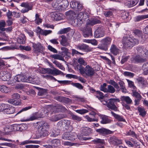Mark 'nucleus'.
Wrapping results in <instances>:
<instances>
[{
	"mask_svg": "<svg viewBox=\"0 0 148 148\" xmlns=\"http://www.w3.org/2000/svg\"><path fill=\"white\" fill-rule=\"evenodd\" d=\"M138 42L137 39L130 36L123 37L122 40L123 47L126 49L132 48L134 46L137 45Z\"/></svg>",
	"mask_w": 148,
	"mask_h": 148,
	"instance_id": "1",
	"label": "nucleus"
},
{
	"mask_svg": "<svg viewBox=\"0 0 148 148\" xmlns=\"http://www.w3.org/2000/svg\"><path fill=\"white\" fill-rule=\"evenodd\" d=\"M77 69L80 73L83 76L92 77L95 74V69L89 65H87L84 67L81 65H78Z\"/></svg>",
	"mask_w": 148,
	"mask_h": 148,
	"instance_id": "2",
	"label": "nucleus"
},
{
	"mask_svg": "<svg viewBox=\"0 0 148 148\" xmlns=\"http://www.w3.org/2000/svg\"><path fill=\"white\" fill-rule=\"evenodd\" d=\"M89 15L86 12H81L78 14L77 18L73 20L72 23L74 26H80L83 23V21L88 18Z\"/></svg>",
	"mask_w": 148,
	"mask_h": 148,
	"instance_id": "3",
	"label": "nucleus"
},
{
	"mask_svg": "<svg viewBox=\"0 0 148 148\" xmlns=\"http://www.w3.org/2000/svg\"><path fill=\"white\" fill-rule=\"evenodd\" d=\"M49 128V125L47 123L40 125L38 127V132L39 135L41 137H44L48 135V131Z\"/></svg>",
	"mask_w": 148,
	"mask_h": 148,
	"instance_id": "4",
	"label": "nucleus"
},
{
	"mask_svg": "<svg viewBox=\"0 0 148 148\" xmlns=\"http://www.w3.org/2000/svg\"><path fill=\"white\" fill-rule=\"evenodd\" d=\"M121 101H122L123 108L124 110H130V105L133 103L132 99L129 96H122L120 98Z\"/></svg>",
	"mask_w": 148,
	"mask_h": 148,
	"instance_id": "5",
	"label": "nucleus"
},
{
	"mask_svg": "<svg viewBox=\"0 0 148 148\" xmlns=\"http://www.w3.org/2000/svg\"><path fill=\"white\" fill-rule=\"evenodd\" d=\"M41 72L42 74H49L53 75H57L62 74V72L60 70L53 68V69L50 68H42Z\"/></svg>",
	"mask_w": 148,
	"mask_h": 148,
	"instance_id": "6",
	"label": "nucleus"
},
{
	"mask_svg": "<svg viewBox=\"0 0 148 148\" xmlns=\"http://www.w3.org/2000/svg\"><path fill=\"white\" fill-rule=\"evenodd\" d=\"M12 99L8 100V102L13 105L16 106L21 105V101L20 100H17L19 99L20 96V95L17 93H14L12 95Z\"/></svg>",
	"mask_w": 148,
	"mask_h": 148,
	"instance_id": "7",
	"label": "nucleus"
},
{
	"mask_svg": "<svg viewBox=\"0 0 148 148\" xmlns=\"http://www.w3.org/2000/svg\"><path fill=\"white\" fill-rule=\"evenodd\" d=\"M120 101L119 99H110L108 102L107 107L109 109L113 110L114 111H118V108L116 105L117 102Z\"/></svg>",
	"mask_w": 148,
	"mask_h": 148,
	"instance_id": "8",
	"label": "nucleus"
},
{
	"mask_svg": "<svg viewBox=\"0 0 148 148\" xmlns=\"http://www.w3.org/2000/svg\"><path fill=\"white\" fill-rule=\"evenodd\" d=\"M33 51L36 53L38 54L41 53H43L45 50V47L39 42L37 43H32Z\"/></svg>",
	"mask_w": 148,
	"mask_h": 148,
	"instance_id": "9",
	"label": "nucleus"
},
{
	"mask_svg": "<svg viewBox=\"0 0 148 148\" xmlns=\"http://www.w3.org/2000/svg\"><path fill=\"white\" fill-rule=\"evenodd\" d=\"M14 81L13 82H9L8 84H14V82H15L16 81L18 82H29L30 81L31 79H32V78L30 77H28L27 78L26 76L23 75H16L15 77L14 78Z\"/></svg>",
	"mask_w": 148,
	"mask_h": 148,
	"instance_id": "10",
	"label": "nucleus"
},
{
	"mask_svg": "<svg viewBox=\"0 0 148 148\" xmlns=\"http://www.w3.org/2000/svg\"><path fill=\"white\" fill-rule=\"evenodd\" d=\"M105 35L104 29L102 27H99L94 33V36L95 38L103 37Z\"/></svg>",
	"mask_w": 148,
	"mask_h": 148,
	"instance_id": "11",
	"label": "nucleus"
},
{
	"mask_svg": "<svg viewBox=\"0 0 148 148\" xmlns=\"http://www.w3.org/2000/svg\"><path fill=\"white\" fill-rule=\"evenodd\" d=\"M3 109V112L7 114H12L15 112L14 108L8 104H5Z\"/></svg>",
	"mask_w": 148,
	"mask_h": 148,
	"instance_id": "12",
	"label": "nucleus"
},
{
	"mask_svg": "<svg viewBox=\"0 0 148 148\" xmlns=\"http://www.w3.org/2000/svg\"><path fill=\"white\" fill-rule=\"evenodd\" d=\"M136 79L139 86L140 87L142 88H144L147 86V82L145 78L143 77H139Z\"/></svg>",
	"mask_w": 148,
	"mask_h": 148,
	"instance_id": "13",
	"label": "nucleus"
},
{
	"mask_svg": "<svg viewBox=\"0 0 148 148\" xmlns=\"http://www.w3.org/2000/svg\"><path fill=\"white\" fill-rule=\"evenodd\" d=\"M82 32L83 36L85 38L92 36V29L88 25L83 30Z\"/></svg>",
	"mask_w": 148,
	"mask_h": 148,
	"instance_id": "14",
	"label": "nucleus"
},
{
	"mask_svg": "<svg viewBox=\"0 0 148 148\" xmlns=\"http://www.w3.org/2000/svg\"><path fill=\"white\" fill-rule=\"evenodd\" d=\"M109 142L112 144L115 145H118L119 144H120L122 143V140L120 139H119L116 136H113L110 137L108 140Z\"/></svg>",
	"mask_w": 148,
	"mask_h": 148,
	"instance_id": "15",
	"label": "nucleus"
},
{
	"mask_svg": "<svg viewBox=\"0 0 148 148\" xmlns=\"http://www.w3.org/2000/svg\"><path fill=\"white\" fill-rule=\"evenodd\" d=\"M76 49L82 50H85L86 52H89L92 50V48L89 47V46L84 44H83L80 45L76 46Z\"/></svg>",
	"mask_w": 148,
	"mask_h": 148,
	"instance_id": "16",
	"label": "nucleus"
},
{
	"mask_svg": "<svg viewBox=\"0 0 148 148\" xmlns=\"http://www.w3.org/2000/svg\"><path fill=\"white\" fill-rule=\"evenodd\" d=\"M96 132L100 134L103 136L111 134L113 133V132L107 129L102 128L96 130Z\"/></svg>",
	"mask_w": 148,
	"mask_h": 148,
	"instance_id": "17",
	"label": "nucleus"
},
{
	"mask_svg": "<svg viewBox=\"0 0 148 148\" xmlns=\"http://www.w3.org/2000/svg\"><path fill=\"white\" fill-rule=\"evenodd\" d=\"M27 125L26 124H23L20 125H13L14 130L16 131H22V130L27 129Z\"/></svg>",
	"mask_w": 148,
	"mask_h": 148,
	"instance_id": "18",
	"label": "nucleus"
},
{
	"mask_svg": "<svg viewBox=\"0 0 148 148\" xmlns=\"http://www.w3.org/2000/svg\"><path fill=\"white\" fill-rule=\"evenodd\" d=\"M147 61L146 58L143 56L138 55L134 58L133 61L137 63H141L145 62Z\"/></svg>",
	"mask_w": 148,
	"mask_h": 148,
	"instance_id": "19",
	"label": "nucleus"
},
{
	"mask_svg": "<svg viewBox=\"0 0 148 148\" xmlns=\"http://www.w3.org/2000/svg\"><path fill=\"white\" fill-rule=\"evenodd\" d=\"M62 0H56L54 1L52 4V7L55 10L61 11V2Z\"/></svg>",
	"mask_w": 148,
	"mask_h": 148,
	"instance_id": "20",
	"label": "nucleus"
},
{
	"mask_svg": "<svg viewBox=\"0 0 148 148\" xmlns=\"http://www.w3.org/2000/svg\"><path fill=\"white\" fill-rule=\"evenodd\" d=\"M74 134L75 135L73 134L72 133L65 132L62 135V138L66 140H72L73 139H75V138H74V137L75 136V134Z\"/></svg>",
	"mask_w": 148,
	"mask_h": 148,
	"instance_id": "21",
	"label": "nucleus"
},
{
	"mask_svg": "<svg viewBox=\"0 0 148 148\" xmlns=\"http://www.w3.org/2000/svg\"><path fill=\"white\" fill-rule=\"evenodd\" d=\"M138 1L139 0H126L124 2V3L128 7H131L136 5Z\"/></svg>",
	"mask_w": 148,
	"mask_h": 148,
	"instance_id": "22",
	"label": "nucleus"
},
{
	"mask_svg": "<svg viewBox=\"0 0 148 148\" xmlns=\"http://www.w3.org/2000/svg\"><path fill=\"white\" fill-rule=\"evenodd\" d=\"M52 18L56 20H59L62 19V14L59 13L53 12L50 14Z\"/></svg>",
	"mask_w": 148,
	"mask_h": 148,
	"instance_id": "23",
	"label": "nucleus"
},
{
	"mask_svg": "<svg viewBox=\"0 0 148 148\" xmlns=\"http://www.w3.org/2000/svg\"><path fill=\"white\" fill-rule=\"evenodd\" d=\"M99 116L101 119V123L105 124L110 123L111 121L108 118L107 116L101 114L99 115Z\"/></svg>",
	"mask_w": 148,
	"mask_h": 148,
	"instance_id": "24",
	"label": "nucleus"
},
{
	"mask_svg": "<svg viewBox=\"0 0 148 148\" xmlns=\"http://www.w3.org/2000/svg\"><path fill=\"white\" fill-rule=\"evenodd\" d=\"M110 52L113 54L116 55L119 53L120 50L114 45H112L110 48Z\"/></svg>",
	"mask_w": 148,
	"mask_h": 148,
	"instance_id": "25",
	"label": "nucleus"
},
{
	"mask_svg": "<svg viewBox=\"0 0 148 148\" xmlns=\"http://www.w3.org/2000/svg\"><path fill=\"white\" fill-rule=\"evenodd\" d=\"M100 22V21L98 19L95 18H92L87 20V25L88 26L89 25H90L92 26L97 23H99Z\"/></svg>",
	"mask_w": 148,
	"mask_h": 148,
	"instance_id": "26",
	"label": "nucleus"
},
{
	"mask_svg": "<svg viewBox=\"0 0 148 148\" xmlns=\"http://www.w3.org/2000/svg\"><path fill=\"white\" fill-rule=\"evenodd\" d=\"M112 39L111 38L109 37L102 39L101 40V42L102 44L105 45L108 47V46L110 44Z\"/></svg>",
	"mask_w": 148,
	"mask_h": 148,
	"instance_id": "27",
	"label": "nucleus"
},
{
	"mask_svg": "<svg viewBox=\"0 0 148 148\" xmlns=\"http://www.w3.org/2000/svg\"><path fill=\"white\" fill-rule=\"evenodd\" d=\"M111 114L118 121H123L126 123L125 119L123 118L122 116L116 114L113 112H111Z\"/></svg>",
	"mask_w": 148,
	"mask_h": 148,
	"instance_id": "28",
	"label": "nucleus"
},
{
	"mask_svg": "<svg viewBox=\"0 0 148 148\" xmlns=\"http://www.w3.org/2000/svg\"><path fill=\"white\" fill-rule=\"evenodd\" d=\"M38 31L41 34L47 36L51 33L52 31L51 30H44L41 29L39 27H38Z\"/></svg>",
	"mask_w": 148,
	"mask_h": 148,
	"instance_id": "29",
	"label": "nucleus"
},
{
	"mask_svg": "<svg viewBox=\"0 0 148 148\" xmlns=\"http://www.w3.org/2000/svg\"><path fill=\"white\" fill-rule=\"evenodd\" d=\"M118 84V85L119 84L120 86H119L120 90H121L122 92L126 93V89L125 87L124 82L121 80H120Z\"/></svg>",
	"mask_w": 148,
	"mask_h": 148,
	"instance_id": "30",
	"label": "nucleus"
},
{
	"mask_svg": "<svg viewBox=\"0 0 148 148\" xmlns=\"http://www.w3.org/2000/svg\"><path fill=\"white\" fill-rule=\"evenodd\" d=\"M62 38V40L60 42L61 44L63 46H66L69 45V43L67 42V39L66 38L65 36L62 35L60 36Z\"/></svg>",
	"mask_w": 148,
	"mask_h": 148,
	"instance_id": "31",
	"label": "nucleus"
},
{
	"mask_svg": "<svg viewBox=\"0 0 148 148\" xmlns=\"http://www.w3.org/2000/svg\"><path fill=\"white\" fill-rule=\"evenodd\" d=\"M25 36L24 34H21L18 38L17 41L18 43L20 44H24L25 41Z\"/></svg>",
	"mask_w": 148,
	"mask_h": 148,
	"instance_id": "32",
	"label": "nucleus"
},
{
	"mask_svg": "<svg viewBox=\"0 0 148 148\" xmlns=\"http://www.w3.org/2000/svg\"><path fill=\"white\" fill-rule=\"evenodd\" d=\"M61 3V11L66 8L69 5L67 0H62Z\"/></svg>",
	"mask_w": 148,
	"mask_h": 148,
	"instance_id": "33",
	"label": "nucleus"
},
{
	"mask_svg": "<svg viewBox=\"0 0 148 148\" xmlns=\"http://www.w3.org/2000/svg\"><path fill=\"white\" fill-rule=\"evenodd\" d=\"M108 83L113 85L117 89V91L119 92L120 89L118 83L115 82L114 80L112 79H110L108 81Z\"/></svg>",
	"mask_w": 148,
	"mask_h": 148,
	"instance_id": "34",
	"label": "nucleus"
},
{
	"mask_svg": "<svg viewBox=\"0 0 148 148\" xmlns=\"http://www.w3.org/2000/svg\"><path fill=\"white\" fill-rule=\"evenodd\" d=\"M39 141L37 140H26L21 142L20 145H22L27 144L31 143L39 144Z\"/></svg>",
	"mask_w": 148,
	"mask_h": 148,
	"instance_id": "35",
	"label": "nucleus"
},
{
	"mask_svg": "<svg viewBox=\"0 0 148 148\" xmlns=\"http://www.w3.org/2000/svg\"><path fill=\"white\" fill-rule=\"evenodd\" d=\"M62 118V117L60 116V114L58 115H54L50 117L49 120L52 122H56Z\"/></svg>",
	"mask_w": 148,
	"mask_h": 148,
	"instance_id": "36",
	"label": "nucleus"
},
{
	"mask_svg": "<svg viewBox=\"0 0 148 148\" xmlns=\"http://www.w3.org/2000/svg\"><path fill=\"white\" fill-rule=\"evenodd\" d=\"M148 18V14L138 16L135 17V19L136 21L138 22Z\"/></svg>",
	"mask_w": 148,
	"mask_h": 148,
	"instance_id": "37",
	"label": "nucleus"
},
{
	"mask_svg": "<svg viewBox=\"0 0 148 148\" xmlns=\"http://www.w3.org/2000/svg\"><path fill=\"white\" fill-rule=\"evenodd\" d=\"M91 129L88 127H86L82 129L83 133L84 135L87 136L92 133Z\"/></svg>",
	"mask_w": 148,
	"mask_h": 148,
	"instance_id": "38",
	"label": "nucleus"
},
{
	"mask_svg": "<svg viewBox=\"0 0 148 148\" xmlns=\"http://www.w3.org/2000/svg\"><path fill=\"white\" fill-rule=\"evenodd\" d=\"M133 32L135 36L138 37L139 38L142 37L143 33L141 31L138 29H136L134 30Z\"/></svg>",
	"mask_w": 148,
	"mask_h": 148,
	"instance_id": "39",
	"label": "nucleus"
},
{
	"mask_svg": "<svg viewBox=\"0 0 148 148\" xmlns=\"http://www.w3.org/2000/svg\"><path fill=\"white\" fill-rule=\"evenodd\" d=\"M138 53L141 56H143L144 51H146V49L141 47H138L137 48Z\"/></svg>",
	"mask_w": 148,
	"mask_h": 148,
	"instance_id": "40",
	"label": "nucleus"
},
{
	"mask_svg": "<svg viewBox=\"0 0 148 148\" xmlns=\"http://www.w3.org/2000/svg\"><path fill=\"white\" fill-rule=\"evenodd\" d=\"M0 90L1 92L7 93L10 91V89L5 85H2L0 86Z\"/></svg>",
	"mask_w": 148,
	"mask_h": 148,
	"instance_id": "41",
	"label": "nucleus"
},
{
	"mask_svg": "<svg viewBox=\"0 0 148 148\" xmlns=\"http://www.w3.org/2000/svg\"><path fill=\"white\" fill-rule=\"evenodd\" d=\"M116 91L114 87L111 85L108 86L106 92H109L111 93H114Z\"/></svg>",
	"mask_w": 148,
	"mask_h": 148,
	"instance_id": "42",
	"label": "nucleus"
},
{
	"mask_svg": "<svg viewBox=\"0 0 148 148\" xmlns=\"http://www.w3.org/2000/svg\"><path fill=\"white\" fill-rule=\"evenodd\" d=\"M95 96L100 100L103 99L104 97L103 94L99 91H97L96 92Z\"/></svg>",
	"mask_w": 148,
	"mask_h": 148,
	"instance_id": "43",
	"label": "nucleus"
},
{
	"mask_svg": "<svg viewBox=\"0 0 148 148\" xmlns=\"http://www.w3.org/2000/svg\"><path fill=\"white\" fill-rule=\"evenodd\" d=\"M138 110L140 113V115L144 116L146 115V112L144 108L139 107L138 108Z\"/></svg>",
	"mask_w": 148,
	"mask_h": 148,
	"instance_id": "44",
	"label": "nucleus"
},
{
	"mask_svg": "<svg viewBox=\"0 0 148 148\" xmlns=\"http://www.w3.org/2000/svg\"><path fill=\"white\" fill-rule=\"evenodd\" d=\"M21 5L22 7H25L26 8H27V9H25L23 10L24 12H27L29 10H31V9L30 8V7L27 3H23Z\"/></svg>",
	"mask_w": 148,
	"mask_h": 148,
	"instance_id": "45",
	"label": "nucleus"
},
{
	"mask_svg": "<svg viewBox=\"0 0 148 148\" xmlns=\"http://www.w3.org/2000/svg\"><path fill=\"white\" fill-rule=\"evenodd\" d=\"M129 15V13L128 12L125 11L121 12V16L123 19H126L128 18Z\"/></svg>",
	"mask_w": 148,
	"mask_h": 148,
	"instance_id": "46",
	"label": "nucleus"
},
{
	"mask_svg": "<svg viewBox=\"0 0 148 148\" xmlns=\"http://www.w3.org/2000/svg\"><path fill=\"white\" fill-rule=\"evenodd\" d=\"M79 3L75 0L71 1L70 3L71 7L75 10Z\"/></svg>",
	"mask_w": 148,
	"mask_h": 148,
	"instance_id": "47",
	"label": "nucleus"
},
{
	"mask_svg": "<svg viewBox=\"0 0 148 148\" xmlns=\"http://www.w3.org/2000/svg\"><path fill=\"white\" fill-rule=\"evenodd\" d=\"M13 125L8 126L5 127L4 129V132L5 133H8L12 131H15L14 130Z\"/></svg>",
	"mask_w": 148,
	"mask_h": 148,
	"instance_id": "48",
	"label": "nucleus"
},
{
	"mask_svg": "<svg viewBox=\"0 0 148 148\" xmlns=\"http://www.w3.org/2000/svg\"><path fill=\"white\" fill-rule=\"evenodd\" d=\"M51 142L52 146L55 147L60 145V141L59 139H55L53 140Z\"/></svg>",
	"mask_w": 148,
	"mask_h": 148,
	"instance_id": "49",
	"label": "nucleus"
},
{
	"mask_svg": "<svg viewBox=\"0 0 148 148\" xmlns=\"http://www.w3.org/2000/svg\"><path fill=\"white\" fill-rule=\"evenodd\" d=\"M92 142L95 144H103L104 143V140L99 138H96L92 140Z\"/></svg>",
	"mask_w": 148,
	"mask_h": 148,
	"instance_id": "50",
	"label": "nucleus"
},
{
	"mask_svg": "<svg viewBox=\"0 0 148 148\" xmlns=\"http://www.w3.org/2000/svg\"><path fill=\"white\" fill-rule=\"evenodd\" d=\"M36 19L35 20V23L38 25L42 22V20L39 18V15L36 14L35 15Z\"/></svg>",
	"mask_w": 148,
	"mask_h": 148,
	"instance_id": "51",
	"label": "nucleus"
},
{
	"mask_svg": "<svg viewBox=\"0 0 148 148\" xmlns=\"http://www.w3.org/2000/svg\"><path fill=\"white\" fill-rule=\"evenodd\" d=\"M127 80L128 83L129 87L132 88L134 90H135L136 88V87L134 85V82L128 79H127Z\"/></svg>",
	"mask_w": 148,
	"mask_h": 148,
	"instance_id": "52",
	"label": "nucleus"
},
{
	"mask_svg": "<svg viewBox=\"0 0 148 148\" xmlns=\"http://www.w3.org/2000/svg\"><path fill=\"white\" fill-rule=\"evenodd\" d=\"M71 117L72 119L74 120H76L77 121H80L82 119L81 117L73 114L71 115Z\"/></svg>",
	"mask_w": 148,
	"mask_h": 148,
	"instance_id": "53",
	"label": "nucleus"
},
{
	"mask_svg": "<svg viewBox=\"0 0 148 148\" xmlns=\"http://www.w3.org/2000/svg\"><path fill=\"white\" fill-rule=\"evenodd\" d=\"M50 57L55 59L62 60L63 58L60 56L58 54H53L50 56Z\"/></svg>",
	"mask_w": 148,
	"mask_h": 148,
	"instance_id": "54",
	"label": "nucleus"
},
{
	"mask_svg": "<svg viewBox=\"0 0 148 148\" xmlns=\"http://www.w3.org/2000/svg\"><path fill=\"white\" fill-rule=\"evenodd\" d=\"M132 95L134 97H135L136 99H140L142 98L141 96L137 92L134 91L132 93Z\"/></svg>",
	"mask_w": 148,
	"mask_h": 148,
	"instance_id": "55",
	"label": "nucleus"
},
{
	"mask_svg": "<svg viewBox=\"0 0 148 148\" xmlns=\"http://www.w3.org/2000/svg\"><path fill=\"white\" fill-rule=\"evenodd\" d=\"M72 85L73 86L80 90L82 89L83 88V86L81 84L78 83H73Z\"/></svg>",
	"mask_w": 148,
	"mask_h": 148,
	"instance_id": "56",
	"label": "nucleus"
},
{
	"mask_svg": "<svg viewBox=\"0 0 148 148\" xmlns=\"http://www.w3.org/2000/svg\"><path fill=\"white\" fill-rule=\"evenodd\" d=\"M70 30L69 28H64V29L60 30L58 32V34H64L68 32Z\"/></svg>",
	"mask_w": 148,
	"mask_h": 148,
	"instance_id": "57",
	"label": "nucleus"
},
{
	"mask_svg": "<svg viewBox=\"0 0 148 148\" xmlns=\"http://www.w3.org/2000/svg\"><path fill=\"white\" fill-rule=\"evenodd\" d=\"M6 25L5 21L2 20L0 21V29L1 31L4 29V27Z\"/></svg>",
	"mask_w": 148,
	"mask_h": 148,
	"instance_id": "58",
	"label": "nucleus"
},
{
	"mask_svg": "<svg viewBox=\"0 0 148 148\" xmlns=\"http://www.w3.org/2000/svg\"><path fill=\"white\" fill-rule=\"evenodd\" d=\"M123 74L125 76L129 77H133L134 75V73L127 71L124 72Z\"/></svg>",
	"mask_w": 148,
	"mask_h": 148,
	"instance_id": "59",
	"label": "nucleus"
},
{
	"mask_svg": "<svg viewBox=\"0 0 148 148\" xmlns=\"http://www.w3.org/2000/svg\"><path fill=\"white\" fill-rule=\"evenodd\" d=\"M76 112L81 114H83L88 112V110L85 109L78 110H75Z\"/></svg>",
	"mask_w": 148,
	"mask_h": 148,
	"instance_id": "60",
	"label": "nucleus"
},
{
	"mask_svg": "<svg viewBox=\"0 0 148 148\" xmlns=\"http://www.w3.org/2000/svg\"><path fill=\"white\" fill-rule=\"evenodd\" d=\"M3 78L2 80L3 81H8L11 78V76L10 74H6L3 76Z\"/></svg>",
	"mask_w": 148,
	"mask_h": 148,
	"instance_id": "61",
	"label": "nucleus"
},
{
	"mask_svg": "<svg viewBox=\"0 0 148 148\" xmlns=\"http://www.w3.org/2000/svg\"><path fill=\"white\" fill-rule=\"evenodd\" d=\"M20 47L21 49L25 50L27 51H30L31 50V48L29 46H24L20 45Z\"/></svg>",
	"mask_w": 148,
	"mask_h": 148,
	"instance_id": "62",
	"label": "nucleus"
},
{
	"mask_svg": "<svg viewBox=\"0 0 148 148\" xmlns=\"http://www.w3.org/2000/svg\"><path fill=\"white\" fill-rule=\"evenodd\" d=\"M107 84L106 83H103V85L100 86V90L104 92H106L107 88H106Z\"/></svg>",
	"mask_w": 148,
	"mask_h": 148,
	"instance_id": "63",
	"label": "nucleus"
},
{
	"mask_svg": "<svg viewBox=\"0 0 148 148\" xmlns=\"http://www.w3.org/2000/svg\"><path fill=\"white\" fill-rule=\"evenodd\" d=\"M142 69L144 71V72L146 71L148 73V63L147 62L143 65Z\"/></svg>",
	"mask_w": 148,
	"mask_h": 148,
	"instance_id": "64",
	"label": "nucleus"
}]
</instances>
